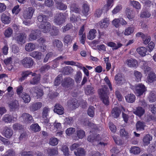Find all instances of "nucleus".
I'll list each match as a JSON object with an SVG mask.
<instances>
[{
  "label": "nucleus",
  "instance_id": "obj_1",
  "mask_svg": "<svg viewBox=\"0 0 156 156\" xmlns=\"http://www.w3.org/2000/svg\"><path fill=\"white\" fill-rule=\"evenodd\" d=\"M98 92L103 103L105 105H108L109 104L108 96L109 93L106 86L104 85L103 87L99 89L98 90Z\"/></svg>",
  "mask_w": 156,
  "mask_h": 156
},
{
  "label": "nucleus",
  "instance_id": "obj_2",
  "mask_svg": "<svg viewBox=\"0 0 156 156\" xmlns=\"http://www.w3.org/2000/svg\"><path fill=\"white\" fill-rule=\"evenodd\" d=\"M65 16L63 13H58L54 17V22L57 25H60L65 22Z\"/></svg>",
  "mask_w": 156,
  "mask_h": 156
},
{
  "label": "nucleus",
  "instance_id": "obj_3",
  "mask_svg": "<svg viewBox=\"0 0 156 156\" xmlns=\"http://www.w3.org/2000/svg\"><path fill=\"white\" fill-rule=\"evenodd\" d=\"M34 62L33 59L30 57H26L21 61L22 65L26 68L32 67L33 65Z\"/></svg>",
  "mask_w": 156,
  "mask_h": 156
},
{
  "label": "nucleus",
  "instance_id": "obj_4",
  "mask_svg": "<svg viewBox=\"0 0 156 156\" xmlns=\"http://www.w3.org/2000/svg\"><path fill=\"white\" fill-rule=\"evenodd\" d=\"M34 12V9L32 7H29L24 11L23 16L26 19H30L33 16Z\"/></svg>",
  "mask_w": 156,
  "mask_h": 156
},
{
  "label": "nucleus",
  "instance_id": "obj_5",
  "mask_svg": "<svg viewBox=\"0 0 156 156\" xmlns=\"http://www.w3.org/2000/svg\"><path fill=\"white\" fill-rule=\"evenodd\" d=\"M30 92L33 95L36 97L37 99L40 98L44 94L43 90L37 87L32 88L30 91Z\"/></svg>",
  "mask_w": 156,
  "mask_h": 156
},
{
  "label": "nucleus",
  "instance_id": "obj_6",
  "mask_svg": "<svg viewBox=\"0 0 156 156\" xmlns=\"http://www.w3.org/2000/svg\"><path fill=\"white\" fill-rule=\"evenodd\" d=\"M135 92L138 96H140L146 90L145 86L141 83L138 84L135 87Z\"/></svg>",
  "mask_w": 156,
  "mask_h": 156
},
{
  "label": "nucleus",
  "instance_id": "obj_7",
  "mask_svg": "<svg viewBox=\"0 0 156 156\" xmlns=\"http://www.w3.org/2000/svg\"><path fill=\"white\" fill-rule=\"evenodd\" d=\"M49 111L50 109L47 107H44L43 109L42 118L44 120V122L46 125H47L49 121V119L48 118Z\"/></svg>",
  "mask_w": 156,
  "mask_h": 156
},
{
  "label": "nucleus",
  "instance_id": "obj_8",
  "mask_svg": "<svg viewBox=\"0 0 156 156\" xmlns=\"http://www.w3.org/2000/svg\"><path fill=\"white\" fill-rule=\"evenodd\" d=\"M42 106L41 102H34L31 103L29 107V109L31 112H35L40 109Z\"/></svg>",
  "mask_w": 156,
  "mask_h": 156
},
{
  "label": "nucleus",
  "instance_id": "obj_9",
  "mask_svg": "<svg viewBox=\"0 0 156 156\" xmlns=\"http://www.w3.org/2000/svg\"><path fill=\"white\" fill-rule=\"evenodd\" d=\"M74 82V80L71 78H65L64 79L62 85L64 87L68 88L72 86Z\"/></svg>",
  "mask_w": 156,
  "mask_h": 156
},
{
  "label": "nucleus",
  "instance_id": "obj_10",
  "mask_svg": "<svg viewBox=\"0 0 156 156\" xmlns=\"http://www.w3.org/2000/svg\"><path fill=\"white\" fill-rule=\"evenodd\" d=\"M21 118L23 121L26 123H30L33 121L32 116L27 113H23L22 115Z\"/></svg>",
  "mask_w": 156,
  "mask_h": 156
},
{
  "label": "nucleus",
  "instance_id": "obj_11",
  "mask_svg": "<svg viewBox=\"0 0 156 156\" xmlns=\"http://www.w3.org/2000/svg\"><path fill=\"white\" fill-rule=\"evenodd\" d=\"M67 105L68 107L71 110L75 109L79 106L77 100L75 99H73L68 101L67 102Z\"/></svg>",
  "mask_w": 156,
  "mask_h": 156
},
{
  "label": "nucleus",
  "instance_id": "obj_12",
  "mask_svg": "<svg viewBox=\"0 0 156 156\" xmlns=\"http://www.w3.org/2000/svg\"><path fill=\"white\" fill-rule=\"evenodd\" d=\"M39 28L44 33H47L49 32L51 29V25L49 22H47L43 23H41Z\"/></svg>",
  "mask_w": 156,
  "mask_h": 156
},
{
  "label": "nucleus",
  "instance_id": "obj_13",
  "mask_svg": "<svg viewBox=\"0 0 156 156\" xmlns=\"http://www.w3.org/2000/svg\"><path fill=\"white\" fill-rule=\"evenodd\" d=\"M32 76L34 77L30 80V83L33 85L38 84L41 79L40 75L34 73L32 74Z\"/></svg>",
  "mask_w": 156,
  "mask_h": 156
},
{
  "label": "nucleus",
  "instance_id": "obj_14",
  "mask_svg": "<svg viewBox=\"0 0 156 156\" xmlns=\"http://www.w3.org/2000/svg\"><path fill=\"white\" fill-rule=\"evenodd\" d=\"M54 112L59 115H62L64 113V108L59 104H56L54 106Z\"/></svg>",
  "mask_w": 156,
  "mask_h": 156
},
{
  "label": "nucleus",
  "instance_id": "obj_15",
  "mask_svg": "<svg viewBox=\"0 0 156 156\" xmlns=\"http://www.w3.org/2000/svg\"><path fill=\"white\" fill-rule=\"evenodd\" d=\"M126 63L128 66L130 67L136 68L138 66L137 61L133 58L127 59L126 61Z\"/></svg>",
  "mask_w": 156,
  "mask_h": 156
},
{
  "label": "nucleus",
  "instance_id": "obj_16",
  "mask_svg": "<svg viewBox=\"0 0 156 156\" xmlns=\"http://www.w3.org/2000/svg\"><path fill=\"white\" fill-rule=\"evenodd\" d=\"M115 79L118 84H122L125 81L124 78L120 73H118L115 76Z\"/></svg>",
  "mask_w": 156,
  "mask_h": 156
},
{
  "label": "nucleus",
  "instance_id": "obj_17",
  "mask_svg": "<svg viewBox=\"0 0 156 156\" xmlns=\"http://www.w3.org/2000/svg\"><path fill=\"white\" fill-rule=\"evenodd\" d=\"M4 131V135L7 138H10L13 134V130L7 127H5Z\"/></svg>",
  "mask_w": 156,
  "mask_h": 156
},
{
  "label": "nucleus",
  "instance_id": "obj_18",
  "mask_svg": "<svg viewBox=\"0 0 156 156\" xmlns=\"http://www.w3.org/2000/svg\"><path fill=\"white\" fill-rule=\"evenodd\" d=\"M70 10L71 12H74L79 13L81 11V9L77 4L73 3L70 5Z\"/></svg>",
  "mask_w": 156,
  "mask_h": 156
},
{
  "label": "nucleus",
  "instance_id": "obj_19",
  "mask_svg": "<svg viewBox=\"0 0 156 156\" xmlns=\"http://www.w3.org/2000/svg\"><path fill=\"white\" fill-rule=\"evenodd\" d=\"M109 24V18H106L100 21V26L101 28H105Z\"/></svg>",
  "mask_w": 156,
  "mask_h": 156
},
{
  "label": "nucleus",
  "instance_id": "obj_20",
  "mask_svg": "<svg viewBox=\"0 0 156 156\" xmlns=\"http://www.w3.org/2000/svg\"><path fill=\"white\" fill-rule=\"evenodd\" d=\"M40 32L39 30H32L30 35V38L31 39H37L40 37Z\"/></svg>",
  "mask_w": 156,
  "mask_h": 156
},
{
  "label": "nucleus",
  "instance_id": "obj_21",
  "mask_svg": "<svg viewBox=\"0 0 156 156\" xmlns=\"http://www.w3.org/2000/svg\"><path fill=\"white\" fill-rule=\"evenodd\" d=\"M42 55V54L40 52L34 51L30 54V56L36 59H40Z\"/></svg>",
  "mask_w": 156,
  "mask_h": 156
},
{
  "label": "nucleus",
  "instance_id": "obj_22",
  "mask_svg": "<svg viewBox=\"0 0 156 156\" xmlns=\"http://www.w3.org/2000/svg\"><path fill=\"white\" fill-rule=\"evenodd\" d=\"M145 126V123L140 121H138L136 124V129L138 131L144 130Z\"/></svg>",
  "mask_w": 156,
  "mask_h": 156
},
{
  "label": "nucleus",
  "instance_id": "obj_23",
  "mask_svg": "<svg viewBox=\"0 0 156 156\" xmlns=\"http://www.w3.org/2000/svg\"><path fill=\"white\" fill-rule=\"evenodd\" d=\"M121 113L120 109L118 108H114L112 111V115L114 118L118 117Z\"/></svg>",
  "mask_w": 156,
  "mask_h": 156
},
{
  "label": "nucleus",
  "instance_id": "obj_24",
  "mask_svg": "<svg viewBox=\"0 0 156 156\" xmlns=\"http://www.w3.org/2000/svg\"><path fill=\"white\" fill-rule=\"evenodd\" d=\"M89 12V8L87 4H84L82 6V12L83 15L87 16L88 15Z\"/></svg>",
  "mask_w": 156,
  "mask_h": 156
},
{
  "label": "nucleus",
  "instance_id": "obj_25",
  "mask_svg": "<svg viewBox=\"0 0 156 156\" xmlns=\"http://www.w3.org/2000/svg\"><path fill=\"white\" fill-rule=\"evenodd\" d=\"M152 139V136L149 134H146L143 139V142L145 145H147L150 143V141Z\"/></svg>",
  "mask_w": 156,
  "mask_h": 156
},
{
  "label": "nucleus",
  "instance_id": "obj_26",
  "mask_svg": "<svg viewBox=\"0 0 156 156\" xmlns=\"http://www.w3.org/2000/svg\"><path fill=\"white\" fill-rule=\"evenodd\" d=\"M126 12L127 17L129 20L132 19L135 16V14L134 12L130 9H126Z\"/></svg>",
  "mask_w": 156,
  "mask_h": 156
},
{
  "label": "nucleus",
  "instance_id": "obj_27",
  "mask_svg": "<svg viewBox=\"0 0 156 156\" xmlns=\"http://www.w3.org/2000/svg\"><path fill=\"white\" fill-rule=\"evenodd\" d=\"M125 99L127 102L129 103H133L135 100L136 97L133 94H128L125 96Z\"/></svg>",
  "mask_w": 156,
  "mask_h": 156
},
{
  "label": "nucleus",
  "instance_id": "obj_28",
  "mask_svg": "<svg viewBox=\"0 0 156 156\" xmlns=\"http://www.w3.org/2000/svg\"><path fill=\"white\" fill-rule=\"evenodd\" d=\"M147 79L149 82L152 83L156 80V75L154 73L151 72L148 74Z\"/></svg>",
  "mask_w": 156,
  "mask_h": 156
},
{
  "label": "nucleus",
  "instance_id": "obj_29",
  "mask_svg": "<svg viewBox=\"0 0 156 156\" xmlns=\"http://www.w3.org/2000/svg\"><path fill=\"white\" fill-rule=\"evenodd\" d=\"M136 51L140 55L144 56L146 55L147 49L144 47H141L137 48Z\"/></svg>",
  "mask_w": 156,
  "mask_h": 156
},
{
  "label": "nucleus",
  "instance_id": "obj_30",
  "mask_svg": "<svg viewBox=\"0 0 156 156\" xmlns=\"http://www.w3.org/2000/svg\"><path fill=\"white\" fill-rule=\"evenodd\" d=\"M20 97L22 98L25 103L29 102L31 100V98L29 95L26 93H23L22 95Z\"/></svg>",
  "mask_w": 156,
  "mask_h": 156
},
{
  "label": "nucleus",
  "instance_id": "obj_31",
  "mask_svg": "<svg viewBox=\"0 0 156 156\" xmlns=\"http://www.w3.org/2000/svg\"><path fill=\"white\" fill-rule=\"evenodd\" d=\"M94 88L91 85H87L85 90V93L87 95L92 94L94 93Z\"/></svg>",
  "mask_w": 156,
  "mask_h": 156
},
{
  "label": "nucleus",
  "instance_id": "obj_32",
  "mask_svg": "<svg viewBox=\"0 0 156 156\" xmlns=\"http://www.w3.org/2000/svg\"><path fill=\"white\" fill-rule=\"evenodd\" d=\"M85 151L83 148H79L76 150V151H74V154L76 156H84Z\"/></svg>",
  "mask_w": 156,
  "mask_h": 156
},
{
  "label": "nucleus",
  "instance_id": "obj_33",
  "mask_svg": "<svg viewBox=\"0 0 156 156\" xmlns=\"http://www.w3.org/2000/svg\"><path fill=\"white\" fill-rule=\"evenodd\" d=\"M37 20L38 21L40 22H41V23H43L47 22L48 16L43 15H40L37 17Z\"/></svg>",
  "mask_w": 156,
  "mask_h": 156
},
{
  "label": "nucleus",
  "instance_id": "obj_34",
  "mask_svg": "<svg viewBox=\"0 0 156 156\" xmlns=\"http://www.w3.org/2000/svg\"><path fill=\"white\" fill-rule=\"evenodd\" d=\"M1 20L2 23L8 24L10 23V17L4 13H3L1 16Z\"/></svg>",
  "mask_w": 156,
  "mask_h": 156
},
{
  "label": "nucleus",
  "instance_id": "obj_35",
  "mask_svg": "<svg viewBox=\"0 0 156 156\" xmlns=\"http://www.w3.org/2000/svg\"><path fill=\"white\" fill-rule=\"evenodd\" d=\"M148 99L150 102H153L156 100V93L151 92L149 94Z\"/></svg>",
  "mask_w": 156,
  "mask_h": 156
},
{
  "label": "nucleus",
  "instance_id": "obj_36",
  "mask_svg": "<svg viewBox=\"0 0 156 156\" xmlns=\"http://www.w3.org/2000/svg\"><path fill=\"white\" fill-rule=\"evenodd\" d=\"M73 71V69L71 67L67 66L64 68L62 73L64 74L69 75L72 73Z\"/></svg>",
  "mask_w": 156,
  "mask_h": 156
},
{
  "label": "nucleus",
  "instance_id": "obj_37",
  "mask_svg": "<svg viewBox=\"0 0 156 156\" xmlns=\"http://www.w3.org/2000/svg\"><path fill=\"white\" fill-rule=\"evenodd\" d=\"M137 38H141L142 39H151V37L147 34L145 35L142 32H138L136 34Z\"/></svg>",
  "mask_w": 156,
  "mask_h": 156
},
{
  "label": "nucleus",
  "instance_id": "obj_38",
  "mask_svg": "<svg viewBox=\"0 0 156 156\" xmlns=\"http://www.w3.org/2000/svg\"><path fill=\"white\" fill-rule=\"evenodd\" d=\"M32 73H33L32 72L29 71H23L21 74L22 77L19 80L22 82L24 80L25 78L27 77L28 75L31 74L32 75Z\"/></svg>",
  "mask_w": 156,
  "mask_h": 156
},
{
  "label": "nucleus",
  "instance_id": "obj_39",
  "mask_svg": "<svg viewBox=\"0 0 156 156\" xmlns=\"http://www.w3.org/2000/svg\"><path fill=\"white\" fill-rule=\"evenodd\" d=\"M35 46L34 44L31 43L27 44L25 46V50L27 51H33L35 49Z\"/></svg>",
  "mask_w": 156,
  "mask_h": 156
},
{
  "label": "nucleus",
  "instance_id": "obj_40",
  "mask_svg": "<svg viewBox=\"0 0 156 156\" xmlns=\"http://www.w3.org/2000/svg\"><path fill=\"white\" fill-rule=\"evenodd\" d=\"M56 4L57 8L59 10H65L67 8V5L61 2H56Z\"/></svg>",
  "mask_w": 156,
  "mask_h": 156
},
{
  "label": "nucleus",
  "instance_id": "obj_41",
  "mask_svg": "<svg viewBox=\"0 0 156 156\" xmlns=\"http://www.w3.org/2000/svg\"><path fill=\"white\" fill-rule=\"evenodd\" d=\"M107 44L109 46L113 47V49H117L121 47L122 45L120 43H118L117 45L116 44L113 42H109L107 43Z\"/></svg>",
  "mask_w": 156,
  "mask_h": 156
},
{
  "label": "nucleus",
  "instance_id": "obj_42",
  "mask_svg": "<svg viewBox=\"0 0 156 156\" xmlns=\"http://www.w3.org/2000/svg\"><path fill=\"white\" fill-rule=\"evenodd\" d=\"M96 31L94 29L91 30L87 35L88 39H94L96 37Z\"/></svg>",
  "mask_w": 156,
  "mask_h": 156
},
{
  "label": "nucleus",
  "instance_id": "obj_43",
  "mask_svg": "<svg viewBox=\"0 0 156 156\" xmlns=\"http://www.w3.org/2000/svg\"><path fill=\"white\" fill-rule=\"evenodd\" d=\"M144 113V110L140 107H139L137 108L136 109L134 113L139 116H141Z\"/></svg>",
  "mask_w": 156,
  "mask_h": 156
},
{
  "label": "nucleus",
  "instance_id": "obj_44",
  "mask_svg": "<svg viewBox=\"0 0 156 156\" xmlns=\"http://www.w3.org/2000/svg\"><path fill=\"white\" fill-rule=\"evenodd\" d=\"M19 105L18 102L17 100H15L9 104L10 108L14 110L17 108L18 107Z\"/></svg>",
  "mask_w": 156,
  "mask_h": 156
},
{
  "label": "nucleus",
  "instance_id": "obj_45",
  "mask_svg": "<svg viewBox=\"0 0 156 156\" xmlns=\"http://www.w3.org/2000/svg\"><path fill=\"white\" fill-rule=\"evenodd\" d=\"M130 152L134 154H137L140 153V150L139 147L133 146L131 147Z\"/></svg>",
  "mask_w": 156,
  "mask_h": 156
},
{
  "label": "nucleus",
  "instance_id": "obj_46",
  "mask_svg": "<svg viewBox=\"0 0 156 156\" xmlns=\"http://www.w3.org/2000/svg\"><path fill=\"white\" fill-rule=\"evenodd\" d=\"M76 135L79 139H82L85 136V132L82 129H78L76 131Z\"/></svg>",
  "mask_w": 156,
  "mask_h": 156
},
{
  "label": "nucleus",
  "instance_id": "obj_47",
  "mask_svg": "<svg viewBox=\"0 0 156 156\" xmlns=\"http://www.w3.org/2000/svg\"><path fill=\"white\" fill-rule=\"evenodd\" d=\"M30 129L32 131L36 132H38L40 130V127L37 123L32 124L30 126Z\"/></svg>",
  "mask_w": 156,
  "mask_h": 156
},
{
  "label": "nucleus",
  "instance_id": "obj_48",
  "mask_svg": "<svg viewBox=\"0 0 156 156\" xmlns=\"http://www.w3.org/2000/svg\"><path fill=\"white\" fill-rule=\"evenodd\" d=\"M99 137V136L98 135L91 134L88 136L87 140L88 141L93 142L97 140H98V138Z\"/></svg>",
  "mask_w": 156,
  "mask_h": 156
},
{
  "label": "nucleus",
  "instance_id": "obj_49",
  "mask_svg": "<svg viewBox=\"0 0 156 156\" xmlns=\"http://www.w3.org/2000/svg\"><path fill=\"white\" fill-rule=\"evenodd\" d=\"M94 108L92 106H90L87 110L88 115L90 117H92L94 114Z\"/></svg>",
  "mask_w": 156,
  "mask_h": 156
},
{
  "label": "nucleus",
  "instance_id": "obj_50",
  "mask_svg": "<svg viewBox=\"0 0 156 156\" xmlns=\"http://www.w3.org/2000/svg\"><path fill=\"white\" fill-rule=\"evenodd\" d=\"M134 74L135 77V80L137 82L140 81L142 77V74L141 73L136 70L134 71Z\"/></svg>",
  "mask_w": 156,
  "mask_h": 156
},
{
  "label": "nucleus",
  "instance_id": "obj_51",
  "mask_svg": "<svg viewBox=\"0 0 156 156\" xmlns=\"http://www.w3.org/2000/svg\"><path fill=\"white\" fill-rule=\"evenodd\" d=\"M48 152L50 156H52L57 154L58 153V151L57 148H48Z\"/></svg>",
  "mask_w": 156,
  "mask_h": 156
},
{
  "label": "nucleus",
  "instance_id": "obj_52",
  "mask_svg": "<svg viewBox=\"0 0 156 156\" xmlns=\"http://www.w3.org/2000/svg\"><path fill=\"white\" fill-rule=\"evenodd\" d=\"M62 77V75H59L55 79L54 83L55 86H58L60 84Z\"/></svg>",
  "mask_w": 156,
  "mask_h": 156
},
{
  "label": "nucleus",
  "instance_id": "obj_53",
  "mask_svg": "<svg viewBox=\"0 0 156 156\" xmlns=\"http://www.w3.org/2000/svg\"><path fill=\"white\" fill-rule=\"evenodd\" d=\"M82 73L80 71L77 72L75 75V79L76 82L77 83H79L82 79Z\"/></svg>",
  "mask_w": 156,
  "mask_h": 156
},
{
  "label": "nucleus",
  "instance_id": "obj_54",
  "mask_svg": "<svg viewBox=\"0 0 156 156\" xmlns=\"http://www.w3.org/2000/svg\"><path fill=\"white\" fill-rule=\"evenodd\" d=\"M134 28L133 27H129L127 28L125 30L124 32V34L126 35H129L134 31Z\"/></svg>",
  "mask_w": 156,
  "mask_h": 156
},
{
  "label": "nucleus",
  "instance_id": "obj_55",
  "mask_svg": "<svg viewBox=\"0 0 156 156\" xmlns=\"http://www.w3.org/2000/svg\"><path fill=\"white\" fill-rule=\"evenodd\" d=\"M84 31V26L83 25L81 27L79 32V35L81 39H84L86 38V35L85 34H83Z\"/></svg>",
  "mask_w": 156,
  "mask_h": 156
},
{
  "label": "nucleus",
  "instance_id": "obj_56",
  "mask_svg": "<svg viewBox=\"0 0 156 156\" xmlns=\"http://www.w3.org/2000/svg\"><path fill=\"white\" fill-rule=\"evenodd\" d=\"M58 140L56 138L51 137L49 140V143L50 145L54 146L57 145Z\"/></svg>",
  "mask_w": 156,
  "mask_h": 156
},
{
  "label": "nucleus",
  "instance_id": "obj_57",
  "mask_svg": "<svg viewBox=\"0 0 156 156\" xmlns=\"http://www.w3.org/2000/svg\"><path fill=\"white\" fill-rule=\"evenodd\" d=\"M2 120L5 122H10L12 121V118L9 115L6 114L3 117Z\"/></svg>",
  "mask_w": 156,
  "mask_h": 156
},
{
  "label": "nucleus",
  "instance_id": "obj_58",
  "mask_svg": "<svg viewBox=\"0 0 156 156\" xmlns=\"http://www.w3.org/2000/svg\"><path fill=\"white\" fill-rule=\"evenodd\" d=\"M131 3L133 7L137 9H139L141 8V5L140 3L136 1H132L131 2Z\"/></svg>",
  "mask_w": 156,
  "mask_h": 156
},
{
  "label": "nucleus",
  "instance_id": "obj_59",
  "mask_svg": "<svg viewBox=\"0 0 156 156\" xmlns=\"http://www.w3.org/2000/svg\"><path fill=\"white\" fill-rule=\"evenodd\" d=\"M53 42L54 45L58 48H61L63 46L62 43L59 40H55Z\"/></svg>",
  "mask_w": 156,
  "mask_h": 156
},
{
  "label": "nucleus",
  "instance_id": "obj_60",
  "mask_svg": "<svg viewBox=\"0 0 156 156\" xmlns=\"http://www.w3.org/2000/svg\"><path fill=\"white\" fill-rule=\"evenodd\" d=\"M12 33V30L9 27L5 30L4 35L6 37H9L11 36Z\"/></svg>",
  "mask_w": 156,
  "mask_h": 156
},
{
  "label": "nucleus",
  "instance_id": "obj_61",
  "mask_svg": "<svg viewBox=\"0 0 156 156\" xmlns=\"http://www.w3.org/2000/svg\"><path fill=\"white\" fill-rule=\"evenodd\" d=\"M23 88L22 86H19L16 88V91L17 94L19 95V96H20L22 95L23 93H24L25 92H23Z\"/></svg>",
  "mask_w": 156,
  "mask_h": 156
},
{
  "label": "nucleus",
  "instance_id": "obj_62",
  "mask_svg": "<svg viewBox=\"0 0 156 156\" xmlns=\"http://www.w3.org/2000/svg\"><path fill=\"white\" fill-rule=\"evenodd\" d=\"M59 30L56 27H54L51 29L50 32V34L52 36H55L58 34Z\"/></svg>",
  "mask_w": 156,
  "mask_h": 156
},
{
  "label": "nucleus",
  "instance_id": "obj_63",
  "mask_svg": "<svg viewBox=\"0 0 156 156\" xmlns=\"http://www.w3.org/2000/svg\"><path fill=\"white\" fill-rule=\"evenodd\" d=\"M50 68V66L49 65H46L41 67L40 69V71L44 73L47 71Z\"/></svg>",
  "mask_w": 156,
  "mask_h": 156
},
{
  "label": "nucleus",
  "instance_id": "obj_64",
  "mask_svg": "<svg viewBox=\"0 0 156 156\" xmlns=\"http://www.w3.org/2000/svg\"><path fill=\"white\" fill-rule=\"evenodd\" d=\"M75 131V128L71 127L67 129L66 131V133L67 135L70 136Z\"/></svg>",
  "mask_w": 156,
  "mask_h": 156
}]
</instances>
